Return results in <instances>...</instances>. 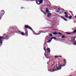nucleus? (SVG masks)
Segmentation results:
<instances>
[{
	"mask_svg": "<svg viewBox=\"0 0 76 76\" xmlns=\"http://www.w3.org/2000/svg\"><path fill=\"white\" fill-rule=\"evenodd\" d=\"M64 64L63 65H61V66H59L58 67H57L56 66H55L53 68H52V69H53V72H55V71H57L59 70H61V67H64L66 65V62H64Z\"/></svg>",
	"mask_w": 76,
	"mask_h": 76,
	"instance_id": "f257e3e1",
	"label": "nucleus"
},
{
	"mask_svg": "<svg viewBox=\"0 0 76 76\" xmlns=\"http://www.w3.org/2000/svg\"><path fill=\"white\" fill-rule=\"evenodd\" d=\"M9 38H10V37L5 34L3 37H0V40H1V39H3V38H4V39H5V40H7L9 39Z\"/></svg>",
	"mask_w": 76,
	"mask_h": 76,
	"instance_id": "f03ea898",
	"label": "nucleus"
},
{
	"mask_svg": "<svg viewBox=\"0 0 76 76\" xmlns=\"http://www.w3.org/2000/svg\"><path fill=\"white\" fill-rule=\"evenodd\" d=\"M25 28H29V29H30V30H31L32 31H33V32L34 34V35H39L40 34H41V32L40 33H39V34H37L36 33H34V31H33V30L32 29V28H31V27L29 26H28L27 25H26L25 26Z\"/></svg>",
	"mask_w": 76,
	"mask_h": 76,
	"instance_id": "7ed1b4c3",
	"label": "nucleus"
},
{
	"mask_svg": "<svg viewBox=\"0 0 76 76\" xmlns=\"http://www.w3.org/2000/svg\"><path fill=\"white\" fill-rule=\"evenodd\" d=\"M43 0H37L36 1V3L37 4L39 5L43 3Z\"/></svg>",
	"mask_w": 76,
	"mask_h": 76,
	"instance_id": "20e7f679",
	"label": "nucleus"
},
{
	"mask_svg": "<svg viewBox=\"0 0 76 76\" xmlns=\"http://www.w3.org/2000/svg\"><path fill=\"white\" fill-rule=\"evenodd\" d=\"M4 14V11L2 10L1 11V13H0V20L1 19V18L3 15Z\"/></svg>",
	"mask_w": 76,
	"mask_h": 76,
	"instance_id": "39448f33",
	"label": "nucleus"
},
{
	"mask_svg": "<svg viewBox=\"0 0 76 76\" xmlns=\"http://www.w3.org/2000/svg\"><path fill=\"white\" fill-rule=\"evenodd\" d=\"M75 38L72 37L71 38V41L72 42H74V43H73V45H76V42L75 41Z\"/></svg>",
	"mask_w": 76,
	"mask_h": 76,
	"instance_id": "423d86ee",
	"label": "nucleus"
},
{
	"mask_svg": "<svg viewBox=\"0 0 76 76\" xmlns=\"http://www.w3.org/2000/svg\"><path fill=\"white\" fill-rule=\"evenodd\" d=\"M51 13H49L47 15V16L48 17V18H50L51 17Z\"/></svg>",
	"mask_w": 76,
	"mask_h": 76,
	"instance_id": "0eeeda50",
	"label": "nucleus"
},
{
	"mask_svg": "<svg viewBox=\"0 0 76 76\" xmlns=\"http://www.w3.org/2000/svg\"><path fill=\"white\" fill-rule=\"evenodd\" d=\"M54 35H58V32H54L52 33Z\"/></svg>",
	"mask_w": 76,
	"mask_h": 76,
	"instance_id": "6e6552de",
	"label": "nucleus"
},
{
	"mask_svg": "<svg viewBox=\"0 0 76 76\" xmlns=\"http://www.w3.org/2000/svg\"><path fill=\"white\" fill-rule=\"evenodd\" d=\"M61 18H62V19H64V20H65V21H67V19H66L63 17H61Z\"/></svg>",
	"mask_w": 76,
	"mask_h": 76,
	"instance_id": "1a4fd4ad",
	"label": "nucleus"
},
{
	"mask_svg": "<svg viewBox=\"0 0 76 76\" xmlns=\"http://www.w3.org/2000/svg\"><path fill=\"white\" fill-rule=\"evenodd\" d=\"M47 51H48L49 53H50V49L49 48H48L47 49Z\"/></svg>",
	"mask_w": 76,
	"mask_h": 76,
	"instance_id": "9d476101",
	"label": "nucleus"
},
{
	"mask_svg": "<svg viewBox=\"0 0 76 76\" xmlns=\"http://www.w3.org/2000/svg\"><path fill=\"white\" fill-rule=\"evenodd\" d=\"M46 10L47 13H48V12H49V11H48V8H46Z\"/></svg>",
	"mask_w": 76,
	"mask_h": 76,
	"instance_id": "9b49d317",
	"label": "nucleus"
},
{
	"mask_svg": "<svg viewBox=\"0 0 76 76\" xmlns=\"http://www.w3.org/2000/svg\"><path fill=\"white\" fill-rule=\"evenodd\" d=\"M2 43H3V42L1 41V40H0V46L2 45Z\"/></svg>",
	"mask_w": 76,
	"mask_h": 76,
	"instance_id": "f8f14e48",
	"label": "nucleus"
},
{
	"mask_svg": "<svg viewBox=\"0 0 76 76\" xmlns=\"http://www.w3.org/2000/svg\"><path fill=\"white\" fill-rule=\"evenodd\" d=\"M46 39L47 40H49V39H50V37H49L48 36H47L46 38Z\"/></svg>",
	"mask_w": 76,
	"mask_h": 76,
	"instance_id": "ddd939ff",
	"label": "nucleus"
},
{
	"mask_svg": "<svg viewBox=\"0 0 76 76\" xmlns=\"http://www.w3.org/2000/svg\"><path fill=\"white\" fill-rule=\"evenodd\" d=\"M45 53H46V52H45ZM45 57H46V58H48V57H47V54H46V53H45Z\"/></svg>",
	"mask_w": 76,
	"mask_h": 76,
	"instance_id": "4468645a",
	"label": "nucleus"
},
{
	"mask_svg": "<svg viewBox=\"0 0 76 76\" xmlns=\"http://www.w3.org/2000/svg\"><path fill=\"white\" fill-rule=\"evenodd\" d=\"M58 34H59V35H62V34H61V33H60L59 32H58Z\"/></svg>",
	"mask_w": 76,
	"mask_h": 76,
	"instance_id": "2eb2a0df",
	"label": "nucleus"
},
{
	"mask_svg": "<svg viewBox=\"0 0 76 76\" xmlns=\"http://www.w3.org/2000/svg\"><path fill=\"white\" fill-rule=\"evenodd\" d=\"M64 13L65 15H68V14H67L66 12H64Z\"/></svg>",
	"mask_w": 76,
	"mask_h": 76,
	"instance_id": "dca6fc26",
	"label": "nucleus"
},
{
	"mask_svg": "<svg viewBox=\"0 0 76 76\" xmlns=\"http://www.w3.org/2000/svg\"><path fill=\"white\" fill-rule=\"evenodd\" d=\"M21 34L22 35H23V36L25 35V34H24V33L23 32H21Z\"/></svg>",
	"mask_w": 76,
	"mask_h": 76,
	"instance_id": "f3484780",
	"label": "nucleus"
},
{
	"mask_svg": "<svg viewBox=\"0 0 76 76\" xmlns=\"http://www.w3.org/2000/svg\"><path fill=\"white\" fill-rule=\"evenodd\" d=\"M66 34H68V35H70V33H69L68 32H66Z\"/></svg>",
	"mask_w": 76,
	"mask_h": 76,
	"instance_id": "a211bd4d",
	"label": "nucleus"
},
{
	"mask_svg": "<svg viewBox=\"0 0 76 76\" xmlns=\"http://www.w3.org/2000/svg\"><path fill=\"white\" fill-rule=\"evenodd\" d=\"M49 36H50V37H52V36H53V34H49Z\"/></svg>",
	"mask_w": 76,
	"mask_h": 76,
	"instance_id": "6ab92c4d",
	"label": "nucleus"
},
{
	"mask_svg": "<svg viewBox=\"0 0 76 76\" xmlns=\"http://www.w3.org/2000/svg\"><path fill=\"white\" fill-rule=\"evenodd\" d=\"M51 41V40H48V43H50V42Z\"/></svg>",
	"mask_w": 76,
	"mask_h": 76,
	"instance_id": "aec40b11",
	"label": "nucleus"
},
{
	"mask_svg": "<svg viewBox=\"0 0 76 76\" xmlns=\"http://www.w3.org/2000/svg\"><path fill=\"white\" fill-rule=\"evenodd\" d=\"M65 18H68V15H65Z\"/></svg>",
	"mask_w": 76,
	"mask_h": 76,
	"instance_id": "412c9836",
	"label": "nucleus"
},
{
	"mask_svg": "<svg viewBox=\"0 0 76 76\" xmlns=\"http://www.w3.org/2000/svg\"><path fill=\"white\" fill-rule=\"evenodd\" d=\"M76 30L75 29V30L73 32V33H74V34H75V33H76Z\"/></svg>",
	"mask_w": 76,
	"mask_h": 76,
	"instance_id": "4be33fe9",
	"label": "nucleus"
},
{
	"mask_svg": "<svg viewBox=\"0 0 76 76\" xmlns=\"http://www.w3.org/2000/svg\"><path fill=\"white\" fill-rule=\"evenodd\" d=\"M65 36L64 35V36H62V38H65Z\"/></svg>",
	"mask_w": 76,
	"mask_h": 76,
	"instance_id": "5701e85b",
	"label": "nucleus"
},
{
	"mask_svg": "<svg viewBox=\"0 0 76 76\" xmlns=\"http://www.w3.org/2000/svg\"><path fill=\"white\" fill-rule=\"evenodd\" d=\"M72 16H69V19H72Z\"/></svg>",
	"mask_w": 76,
	"mask_h": 76,
	"instance_id": "b1692460",
	"label": "nucleus"
},
{
	"mask_svg": "<svg viewBox=\"0 0 76 76\" xmlns=\"http://www.w3.org/2000/svg\"><path fill=\"white\" fill-rule=\"evenodd\" d=\"M50 63V61L49 60V61L48 62L47 64H49V63Z\"/></svg>",
	"mask_w": 76,
	"mask_h": 76,
	"instance_id": "393cba45",
	"label": "nucleus"
},
{
	"mask_svg": "<svg viewBox=\"0 0 76 76\" xmlns=\"http://www.w3.org/2000/svg\"><path fill=\"white\" fill-rule=\"evenodd\" d=\"M63 61L64 62H65V61H66V59H63Z\"/></svg>",
	"mask_w": 76,
	"mask_h": 76,
	"instance_id": "a878e982",
	"label": "nucleus"
},
{
	"mask_svg": "<svg viewBox=\"0 0 76 76\" xmlns=\"http://www.w3.org/2000/svg\"><path fill=\"white\" fill-rule=\"evenodd\" d=\"M53 39H56V37H53Z\"/></svg>",
	"mask_w": 76,
	"mask_h": 76,
	"instance_id": "bb28decb",
	"label": "nucleus"
},
{
	"mask_svg": "<svg viewBox=\"0 0 76 76\" xmlns=\"http://www.w3.org/2000/svg\"><path fill=\"white\" fill-rule=\"evenodd\" d=\"M55 58H58V56H55Z\"/></svg>",
	"mask_w": 76,
	"mask_h": 76,
	"instance_id": "cd10ccee",
	"label": "nucleus"
},
{
	"mask_svg": "<svg viewBox=\"0 0 76 76\" xmlns=\"http://www.w3.org/2000/svg\"><path fill=\"white\" fill-rule=\"evenodd\" d=\"M44 50H45V51H46V50H45V47H44Z\"/></svg>",
	"mask_w": 76,
	"mask_h": 76,
	"instance_id": "c85d7f7f",
	"label": "nucleus"
},
{
	"mask_svg": "<svg viewBox=\"0 0 76 76\" xmlns=\"http://www.w3.org/2000/svg\"><path fill=\"white\" fill-rule=\"evenodd\" d=\"M62 10H63V11H64V12H66V11L64 10V9H62Z\"/></svg>",
	"mask_w": 76,
	"mask_h": 76,
	"instance_id": "c756f323",
	"label": "nucleus"
},
{
	"mask_svg": "<svg viewBox=\"0 0 76 76\" xmlns=\"http://www.w3.org/2000/svg\"><path fill=\"white\" fill-rule=\"evenodd\" d=\"M18 32L20 33V34H21V31H18Z\"/></svg>",
	"mask_w": 76,
	"mask_h": 76,
	"instance_id": "7c9ffc66",
	"label": "nucleus"
},
{
	"mask_svg": "<svg viewBox=\"0 0 76 76\" xmlns=\"http://www.w3.org/2000/svg\"><path fill=\"white\" fill-rule=\"evenodd\" d=\"M53 39V37H51L50 39H51V40H52Z\"/></svg>",
	"mask_w": 76,
	"mask_h": 76,
	"instance_id": "2f4dec72",
	"label": "nucleus"
},
{
	"mask_svg": "<svg viewBox=\"0 0 76 76\" xmlns=\"http://www.w3.org/2000/svg\"><path fill=\"white\" fill-rule=\"evenodd\" d=\"M17 33V31H15V32H14V33Z\"/></svg>",
	"mask_w": 76,
	"mask_h": 76,
	"instance_id": "473e14b6",
	"label": "nucleus"
},
{
	"mask_svg": "<svg viewBox=\"0 0 76 76\" xmlns=\"http://www.w3.org/2000/svg\"><path fill=\"white\" fill-rule=\"evenodd\" d=\"M58 57H61V56H58Z\"/></svg>",
	"mask_w": 76,
	"mask_h": 76,
	"instance_id": "72a5a7b5",
	"label": "nucleus"
},
{
	"mask_svg": "<svg viewBox=\"0 0 76 76\" xmlns=\"http://www.w3.org/2000/svg\"><path fill=\"white\" fill-rule=\"evenodd\" d=\"M9 32H8V33H7V34H8V35H9Z\"/></svg>",
	"mask_w": 76,
	"mask_h": 76,
	"instance_id": "f704fd0d",
	"label": "nucleus"
},
{
	"mask_svg": "<svg viewBox=\"0 0 76 76\" xmlns=\"http://www.w3.org/2000/svg\"><path fill=\"white\" fill-rule=\"evenodd\" d=\"M44 13V14H45V15H46V13Z\"/></svg>",
	"mask_w": 76,
	"mask_h": 76,
	"instance_id": "c9c22d12",
	"label": "nucleus"
},
{
	"mask_svg": "<svg viewBox=\"0 0 76 76\" xmlns=\"http://www.w3.org/2000/svg\"><path fill=\"white\" fill-rule=\"evenodd\" d=\"M26 34H27V32H26Z\"/></svg>",
	"mask_w": 76,
	"mask_h": 76,
	"instance_id": "e433bc0d",
	"label": "nucleus"
},
{
	"mask_svg": "<svg viewBox=\"0 0 76 76\" xmlns=\"http://www.w3.org/2000/svg\"><path fill=\"white\" fill-rule=\"evenodd\" d=\"M58 10H60V8H58Z\"/></svg>",
	"mask_w": 76,
	"mask_h": 76,
	"instance_id": "4c0bfd02",
	"label": "nucleus"
},
{
	"mask_svg": "<svg viewBox=\"0 0 76 76\" xmlns=\"http://www.w3.org/2000/svg\"><path fill=\"white\" fill-rule=\"evenodd\" d=\"M52 66H54V64H53V65H52Z\"/></svg>",
	"mask_w": 76,
	"mask_h": 76,
	"instance_id": "58836bf2",
	"label": "nucleus"
},
{
	"mask_svg": "<svg viewBox=\"0 0 76 76\" xmlns=\"http://www.w3.org/2000/svg\"><path fill=\"white\" fill-rule=\"evenodd\" d=\"M14 27H13H13H12V28H13Z\"/></svg>",
	"mask_w": 76,
	"mask_h": 76,
	"instance_id": "ea45409f",
	"label": "nucleus"
},
{
	"mask_svg": "<svg viewBox=\"0 0 76 76\" xmlns=\"http://www.w3.org/2000/svg\"><path fill=\"white\" fill-rule=\"evenodd\" d=\"M58 12V11H57V12Z\"/></svg>",
	"mask_w": 76,
	"mask_h": 76,
	"instance_id": "a19ab883",
	"label": "nucleus"
},
{
	"mask_svg": "<svg viewBox=\"0 0 76 76\" xmlns=\"http://www.w3.org/2000/svg\"><path fill=\"white\" fill-rule=\"evenodd\" d=\"M26 31H27V30H26Z\"/></svg>",
	"mask_w": 76,
	"mask_h": 76,
	"instance_id": "79ce46f5",
	"label": "nucleus"
},
{
	"mask_svg": "<svg viewBox=\"0 0 76 76\" xmlns=\"http://www.w3.org/2000/svg\"><path fill=\"white\" fill-rule=\"evenodd\" d=\"M40 32H41V31H40Z\"/></svg>",
	"mask_w": 76,
	"mask_h": 76,
	"instance_id": "37998d69",
	"label": "nucleus"
},
{
	"mask_svg": "<svg viewBox=\"0 0 76 76\" xmlns=\"http://www.w3.org/2000/svg\"><path fill=\"white\" fill-rule=\"evenodd\" d=\"M54 63L55 62H54Z\"/></svg>",
	"mask_w": 76,
	"mask_h": 76,
	"instance_id": "c03bdc74",
	"label": "nucleus"
}]
</instances>
